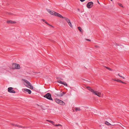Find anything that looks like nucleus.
Here are the masks:
<instances>
[{"label":"nucleus","mask_w":129,"mask_h":129,"mask_svg":"<svg viewBox=\"0 0 129 129\" xmlns=\"http://www.w3.org/2000/svg\"><path fill=\"white\" fill-rule=\"evenodd\" d=\"M116 81L118 82H120V83H121V80H120L118 79H117V80H116Z\"/></svg>","instance_id":"24"},{"label":"nucleus","mask_w":129,"mask_h":129,"mask_svg":"<svg viewBox=\"0 0 129 129\" xmlns=\"http://www.w3.org/2000/svg\"><path fill=\"white\" fill-rule=\"evenodd\" d=\"M80 1L81 2H83L85 0H80Z\"/></svg>","instance_id":"32"},{"label":"nucleus","mask_w":129,"mask_h":129,"mask_svg":"<svg viewBox=\"0 0 129 129\" xmlns=\"http://www.w3.org/2000/svg\"><path fill=\"white\" fill-rule=\"evenodd\" d=\"M104 67L105 68H106V69H108L109 70V71H112V69H111L109 68V67H106V66H105Z\"/></svg>","instance_id":"20"},{"label":"nucleus","mask_w":129,"mask_h":129,"mask_svg":"<svg viewBox=\"0 0 129 129\" xmlns=\"http://www.w3.org/2000/svg\"><path fill=\"white\" fill-rule=\"evenodd\" d=\"M23 80L26 83V84H25V85L26 87L31 89H33V86L29 82L25 79H23Z\"/></svg>","instance_id":"2"},{"label":"nucleus","mask_w":129,"mask_h":129,"mask_svg":"<svg viewBox=\"0 0 129 129\" xmlns=\"http://www.w3.org/2000/svg\"><path fill=\"white\" fill-rule=\"evenodd\" d=\"M62 93V94H63V95H64L65 93H64V92H63Z\"/></svg>","instance_id":"35"},{"label":"nucleus","mask_w":129,"mask_h":129,"mask_svg":"<svg viewBox=\"0 0 129 129\" xmlns=\"http://www.w3.org/2000/svg\"><path fill=\"white\" fill-rule=\"evenodd\" d=\"M47 10L48 12L51 15H53L55 16L56 12H55V11H51L49 9H47Z\"/></svg>","instance_id":"7"},{"label":"nucleus","mask_w":129,"mask_h":129,"mask_svg":"<svg viewBox=\"0 0 129 129\" xmlns=\"http://www.w3.org/2000/svg\"><path fill=\"white\" fill-rule=\"evenodd\" d=\"M64 18L65 19V20L67 21V22H68L69 21H70V20L67 18L64 17Z\"/></svg>","instance_id":"19"},{"label":"nucleus","mask_w":129,"mask_h":129,"mask_svg":"<svg viewBox=\"0 0 129 129\" xmlns=\"http://www.w3.org/2000/svg\"><path fill=\"white\" fill-rule=\"evenodd\" d=\"M57 82L58 83L61 84L63 85L66 86H67V84L65 82H62L60 80H58L57 81Z\"/></svg>","instance_id":"9"},{"label":"nucleus","mask_w":129,"mask_h":129,"mask_svg":"<svg viewBox=\"0 0 129 129\" xmlns=\"http://www.w3.org/2000/svg\"><path fill=\"white\" fill-rule=\"evenodd\" d=\"M118 76H119L120 77H121L122 76H121L120 75H119V74H118Z\"/></svg>","instance_id":"34"},{"label":"nucleus","mask_w":129,"mask_h":129,"mask_svg":"<svg viewBox=\"0 0 129 129\" xmlns=\"http://www.w3.org/2000/svg\"><path fill=\"white\" fill-rule=\"evenodd\" d=\"M24 90L25 91V93L27 92L29 94H30L31 92V91L30 90L26 88L24 89Z\"/></svg>","instance_id":"12"},{"label":"nucleus","mask_w":129,"mask_h":129,"mask_svg":"<svg viewBox=\"0 0 129 129\" xmlns=\"http://www.w3.org/2000/svg\"><path fill=\"white\" fill-rule=\"evenodd\" d=\"M98 3H99V4H100V3H99V2H98Z\"/></svg>","instance_id":"41"},{"label":"nucleus","mask_w":129,"mask_h":129,"mask_svg":"<svg viewBox=\"0 0 129 129\" xmlns=\"http://www.w3.org/2000/svg\"><path fill=\"white\" fill-rule=\"evenodd\" d=\"M45 98L51 100H53V99L51 97V94L49 93H47L44 96Z\"/></svg>","instance_id":"5"},{"label":"nucleus","mask_w":129,"mask_h":129,"mask_svg":"<svg viewBox=\"0 0 129 129\" xmlns=\"http://www.w3.org/2000/svg\"><path fill=\"white\" fill-rule=\"evenodd\" d=\"M111 1H112L113 0H110Z\"/></svg>","instance_id":"40"},{"label":"nucleus","mask_w":129,"mask_h":129,"mask_svg":"<svg viewBox=\"0 0 129 129\" xmlns=\"http://www.w3.org/2000/svg\"><path fill=\"white\" fill-rule=\"evenodd\" d=\"M7 23H8L13 24L15 23L16 22L15 21H14L12 20H9L7 21Z\"/></svg>","instance_id":"14"},{"label":"nucleus","mask_w":129,"mask_h":129,"mask_svg":"<svg viewBox=\"0 0 129 129\" xmlns=\"http://www.w3.org/2000/svg\"><path fill=\"white\" fill-rule=\"evenodd\" d=\"M93 4V3L92 2H89L87 4V7L88 9L92 7Z\"/></svg>","instance_id":"6"},{"label":"nucleus","mask_w":129,"mask_h":129,"mask_svg":"<svg viewBox=\"0 0 129 129\" xmlns=\"http://www.w3.org/2000/svg\"><path fill=\"white\" fill-rule=\"evenodd\" d=\"M105 124H106L107 125H111V124L110 123H109V122H107V121H106L105 122Z\"/></svg>","instance_id":"21"},{"label":"nucleus","mask_w":129,"mask_h":129,"mask_svg":"<svg viewBox=\"0 0 129 129\" xmlns=\"http://www.w3.org/2000/svg\"><path fill=\"white\" fill-rule=\"evenodd\" d=\"M78 29L81 32L83 31L82 30L80 27H78Z\"/></svg>","instance_id":"18"},{"label":"nucleus","mask_w":129,"mask_h":129,"mask_svg":"<svg viewBox=\"0 0 129 129\" xmlns=\"http://www.w3.org/2000/svg\"><path fill=\"white\" fill-rule=\"evenodd\" d=\"M121 77L123 79H125V78L124 77L122 76Z\"/></svg>","instance_id":"31"},{"label":"nucleus","mask_w":129,"mask_h":129,"mask_svg":"<svg viewBox=\"0 0 129 129\" xmlns=\"http://www.w3.org/2000/svg\"><path fill=\"white\" fill-rule=\"evenodd\" d=\"M9 14H11V13H9Z\"/></svg>","instance_id":"39"},{"label":"nucleus","mask_w":129,"mask_h":129,"mask_svg":"<svg viewBox=\"0 0 129 129\" xmlns=\"http://www.w3.org/2000/svg\"><path fill=\"white\" fill-rule=\"evenodd\" d=\"M55 101L56 103L60 105H65V103L63 101L57 99H56Z\"/></svg>","instance_id":"4"},{"label":"nucleus","mask_w":129,"mask_h":129,"mask_svg":"<svg viewBox=\"0 0 129 129\" xmlns=\"http://www.w3.org/2000/svg\"><path fill=\"white\" fill-rule=\"evenodd\" d=\"M121 83H122L123 84H125L126 83L125 82H123L121 81Z\"/></svg>","instance_id":"30"},{"label":"nucleus","mask_w":129,"mask_h":129,"mask_svg":"<svg viewBox=\"0 0 129 129\" xmlns=\"http://www.w3.org/2000/svg\"><path fill=\"white\" fill-rule=\"evenodd\" d=\"M87 88L91 92H94V90L91 89L90 87L87 86Z\"/></svg>","instance_id":"15"},{"label":"nucleus","mask_w":129,"mask_h":129,"mask_svg":"<svg viewBox=\"0 0 129 129\" xmlns=\"http://www.w3.org/2000/svg\"><path fill=\"white\" fill-rule=\"evenodd\" d=\"M23 80L26 83V84H25V85L26 87L31 89H33V86L29 82L25 79H23Z\"/></svg>","instance_id":"1"},{"label":"nucleus","mask_w":129,"mask_h":129,"mask_svg":"<svg viewBox=\"0 0 129 129\" xmlns=\"http://www.w3.org/2000/svg\"><path fill=\"white\" fill-rule=\"evenodd\" d=\"M116 80H116V79L114 80H115V81H116Z\"/></svg>","instance_id":"38"},{"label":"nucleus","mask_w":129,"mask_h":129,"mask_svg":"<svg viewBox=\"0 0 129 129\" xmlns=\"http://www.w3.org/2000/svg\"><path fill=\"white\" fill-rule=\"evenodd\" d=\"M56 95L59 96H62L63 95V94H62V93H60L59 94H56Z\"/></svg>","instance_id":"16"},{"label":"nucleus","mask_w":129,"mask_h":129,"mask_svg":"<svg viewBox=\"0 0 129 129\" xmlns=\"http://www.w3.org/2000/svg\"><path fill=\"white\" fill-rule=\"evenodd\" d=\"M46 121L49 122H50L51 123L52 122V121H51V120H46Z\"/></svg>","instance_id":"25"},{"label":"nucleus","mask_w":129,"mask_h":129,"mask_svg":"<svg viewBox=\"0 0 129 129\" xmlns=\"http://www.w3.org/2000/svg\"><path fill=\"white\" fill-rule=\"evenodd\" d=\"M12 124L13 126H16L17 127H18L19 128H26V127H25V126L23 127L21 125H17V124Z\"/></svg>","instance_id":"13"},{"label":"nucleus","mask_w":129,"mask_h":129,"mask_svg":"<svg viewBox=\"0 0 129 129\" xmlns=\"http://www.w3.org/2000/svg\"><path fill=\"white\" fill-rule=\"evenodd\" d=\"M55 126H62V125L60 124H55Z\"/></svg>","instance_id":"23"},{"label":"nucleus","mask_w":129,"mask_h":129,"mask_svg":"<svg viewBox=\"0 0 129 129\" xmlns=\"http://www.w3.org/2000/svg\"><path fill=\"white\" fill-rule=\"evenodd\" d=\"M68 23L69 25H70V26L71 27H72L73 26L72 24L70 22V21H69L68 22H67Z\"/></svg>","instance_id":"17"},{"label":"nucleus","mask_w":129,"mask_h":129,"mask_svg":"<svg viewBox=\"0 0 129 129\" xmlns=\"http://www.w3.org/2000/svg\"><path fill=\"white\" fill-rule=\"evenodd\" d=\"M119 5L120 6H121V7H123L122 5L121 4H119Z\"/></svg>","instance_id":"29"},{"label":"nucleus","mask_w":129,"mask_h":129,"mask_svg":"<svg viewBox=\"0 0 129 129\" xmlns=\"http://www.w3.org/2000/svg\"><path fill=\"white\" fill-rule=\"evenodd\" d=\"M12 67L13 69H19L20 68V65L19 64L16 63H13Z\"/></svg>","instance_id":"3"},{"label":"nucleus","mask_w":129,"mask_h":129,"mask_svg":"<svg viewBox=\"0 0 129 129\" xmlns=\"http://www.w3.org/2000/svg\"><path fill=\"white\" fill-rule=\"evenodd\" d=\"M78 11H79V9H78Z\"/></svg>","instance_id":"37"},{"label":"nucleus","mask_w":129,"mask_h":129,"mask_svg":"<svg viewBox=\"0 0 129 129\" xmlns=\"http://www.w3.org/2000/svg\"><path fill=\"white\" fill-rule=\"evenodd\" d=\"M46 23V24H47L49 25H50V26H51L52 27V25H51L50 24H49L47 22H46V23Z\"/></svg>","instance_id":"27"},{"label":"nucleus","mask_w":129,"mask_h":129,"mask_svg":"<svg viewBox=\"0 0 129 129\" xmlns=\"http://www.w3.org/2000/svg\"><path fill=\"white\" fill-rule=\"evenodd\" d=\"M95 47L96 48H98V46L96 45L95 46Z\"/></svg>","instance_id":"36"},{"label":"nucleus","mask_w":129,"mask_h":129,"mask_svg":"<svg viewBox=\"0 0 129 129\" xmlns=\"http://www.w3.org/2000/svg\"><path fill=\"white\" fill-rule=\"evenodd\" d=\"M75 108V110L76 111H80V109L79 108Z\"/></svg>","instance_id":"22"},{"label":"nucleus","mask_w":129,"mask_h":129,"mask_svg":"<svg viewBox=\"0 0 129 129\" xmlns=\"http://www.w3.org/2000/svg\"><path fill=\"white\" fill-rule=\"evenodd\" d=\"M51 123L53 125H55V124H55V123L54 122H53V121H52V122Z\"/></svg>","instance_id":"28"},{"label":"nucleus","mask_w":129,"mask_h":129,"mask_svg":"<svg viewBox=\"0 0 129 129\" xmlns=\"http://www.w3.org/2000/svg\"><path fill=\"white\" fill-rule=\"evenodd\" d=\"M93 94H94L95 95H97L99 97H101V93L100 92H98L96 91H95L94 90V92H92Z\"/></svg>","instance_id":"10"},{"label":"nucleus","mask_w":129,"mask_h":129,"mask_svg":"<svg viewBox=\"0 0 129 129\" xmlns=\"http://www.w3.org/2000/svg\"><path fill=\"white\" fill-rule=\"evenodd\" d=\"M55 13V16H57V17H58L60 18H64V17H63L62 15H60L58 13H57L56 12Z\"/></svg>","instance_id":"11"},{"label":"nucleus","mask_w":129,"mask_h":129,"mask_svg":"<svg viewBox=\"0 0 129 129\" xmlns=\"http://www.w3.org/2000/svg\"><path fill=\"white\" fill-rule=\"evenodd\" d=\"M13 88L12 87H10L8 88V91L10 93H15V91L13 90Z\"/></svg>","instance_id":"8"},{"label":"nucleus","mask_w":129,"mask_h":129,"mask_svg":"<svg viewBox=\"0 0 129 129\" xmlns=\"http://www.w3.org/2000/svg\"><path fill=\"white\" fill-rule=\"evenodd\" d=\"M42 20L43 22H44L45 23H46V22H47L46 21H45L44 19H42Z\"/></svg>","instance_id":"26"},{"label":"nucleus","mask_w":129,"mask_h":129,"mask_svg":"<svg viewBox=\"0 0 129 129\" xmlns=\"http://www.w3.org/2000/svg\"><path fill=\"white\" fill-rule=\"evenodd\" d=\"M86 40L87 41H90L91 40L89 39H86Z\"/></svg>","instance_id":"33"}]
</instances>
